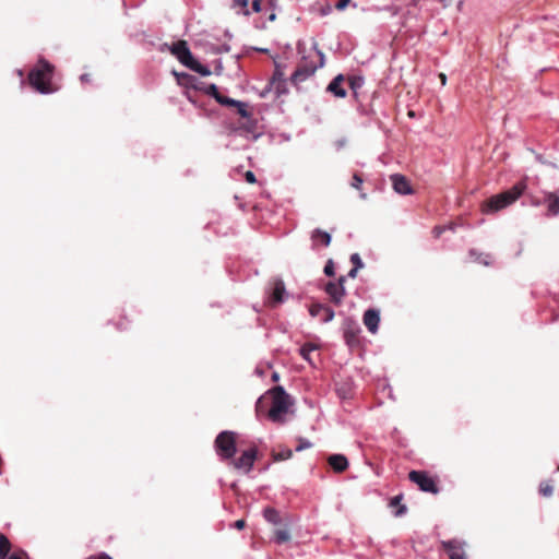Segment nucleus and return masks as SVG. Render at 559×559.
Segmentation results:
<instances>
[{
  "mask_svg": "<svg viewBox=\"0 0 559 559\" xmlns=\"http://www.w3.org/2000/svg\"><path fill=\"white\" fill-rule=\"evenodd\" d=\"M55 66L46 59H39L27 75L29 85L40 94H52L58 86L52 83Z\"/></svg>",
  "mask_w": 559,
  "mask_h": 559,
  "instance_id": "obj_1",
  "label": "nucleus"
},
{
  "mask_svg": "<svg viewBox=\"0 0 559 559\" xmlns=\"http://www.w3.org/2000/svg\"><path fill=\"white\" fill-rule=\"evenodd\" d=\"M526 185L523 181L516 182L512 188L495 194L481 203L484 214L497 213L514 203L525 191Z\"/></svg>",
  "mask_w": 559,
  "mask_h": 559,
  "instance_id": "obj_2",
  "label": "nucleus"
},
{
  "mask_svg": "<svg viewBox=\"0 0 559 559\" xmlns=\"http://www.w3.org/2000/svg\"><path fill=\"white\" fill-rule=\"evenodd\" d=\"M271 397V407L267 412V417L277 424L284 423V415L287 414L292 406L289 395L285 392L283 386H275L269 391Z\"/></svg>",
  "mask_w": 559,
  "mask_h": 559,
  "instance_id": "obj_3",
  "label": "nucleus"
},
{
  "mask_svg": "<svg viewBox=\"0 0 559 559\" xmlns=\"http://www.w3.org/2000/svg\"><path fill=\"white\" fill-rule=\"evenodd\" d=\"M215 449L222 460H231L236 454V433L222 431L215 439Z\"/></svg>",
  "mask_w": 559,
  "mask_h": 559,
  "instance_id": "obj_4",
  "label": "nucleus"
},
{
  "mask_svg": "<svg viewBox=\"0 0 559 559\" xmlns=\"http://www.w3.org/2000/svg\"><path fill=\"white\" fill-rule=\"evenodd\" d=\"M297 50L301 55L300 66H316V69L322 68L324 66V53L318 48V44L314 41L313 46L306 50L304 44L298 43Z\"/></svg>",
  "mask_w": 559,
  "mask_h": 559,
  "instance_id": "obj_5",
  "label": "nucleus"
},
{
  "mask_svg": "<svg viewBox=\"0 0 559 559\" xmlns=\"http://www.w3.org/2000/svg\"><path fill=\"white\" fill-rule=\"evenodd\" d=\"M408 478L411 481L416 484L420 490L425 492H430L433 495L439 492L436 479L432 476H430L427 472L411 471L408 474Z\"/></svg>",
  "mask_w": 559,
  "mask_h": 559,
  "instance_id": "obj_6",
  "label": "nucleus"
},
{
  "mask_svg": "<svg viewBox=\"0 0 559 559\" xmlns=\"http://www.w3.org/2000/svg\"><path fill=\"white\" fill-rule=\"evenodd\" d=\"M204 93L211 95L215 98V100L222 105L227 107H235L239 116H245L243 102L236 100L224 96L219 93L217 86L215 84H209L203 88Z\"/></svg>",
  "mask_w": 559,
  "mask_h": 559,
  "instance_id": "obj_7",
  "label": "nucleus"
},
{
  "mask_svg": "<svg viewBox=\"0 0 559 559\" xmlns=\"http://www.w3.org/2000/svg\"><path fill=\"white\" fill-rule=\"evenodd\" d=\"M345 281V276H341L337 282H329L324 287L330 300L336 306H340L346 296V289L344 287Z\"/></svg>",
  "mask_w": 559,
  "mask_h": 559,
  "instance_id": "obj_8",
  "label": "nucleus"
},
{
  "mask_svg": "<svg viewBox=\"0 0 559 559\" xmlns=\"http://www.w3.org/2000/svg\"><path fill=\"white\" fill-rule=\"evenodd\" d=\"M257 448H250L243 451L238 459L233 457L231 464L236 469L248 474L252 469L253 463L257 459Z\"/></svg>",
  "mask_w": 559,
  "mask_h": 559,
  "instance_id": "obj_9",
  "label": "nucleus"
},
{
  "mask_svg": "<svg viewBox=\"0 0 559 559\" xmlns=\"http://www.w3.org/2000/svg\"><path fill=\"white\" fill-rule=\"evenodd\" d=\"M243 109L245 116H240V120L234 130L239 132L241 135L254 134L257 132L258 122L252 118V114L248 109V104L243 103Z\"/></svg>",
  "mask_w": 559,
  "mask_h": 559,
  "instance_id": "obj_10",
  "label": "nucleus"
},
{
  "mask_svg": "<svg viewBox=\"0 0 559 559\" xmlns=\"http://www.w3.org/2000/svg\"><path fill=\"white\" fill-rule=\"evenodd\" d=\"M271 288L267 297V305L271 307H275L276 305L284 301V296L286 293L284 282L281 278H273L270 282Z\"/></svg>",
  "mask_w": 559,
  "mask_h": 559,
  "instance_id": "obj_11",
  "label": "nucleus"
},
{
  "mask_svg": "<svg viewBox=\"0 0 559 559\" xmlns=\"http://www.w3.org/2000/svg\"><path fill=\"white\" fill-rule=\"evenodd\" d=\"M465 543L457 539L442 540L441 547L448 554L449 559H466Z\"/></svg>",
  "mask_w": 559,
  "mask_h": 559,
  "instance_id": "obj_12",
  "label": "nucleus"
},
{
  "mask_svg": "<svg viewBox=\"0 0 559 559\" xmlns=\"http://www.w3.org/2000/svg\"><path fill=\"white\" fill-rule=\"evenodd\" d=\"M360 332H361V330L356 322L348 320L344 323V340L349 347H358L359 346Z\"/></svg>",
  "mask_w": 559,
  "mask_h": 559,
  "instance_id": "obj_13",
  "label": "nucleus"
},
{
  "mask_svg": "<svg viewBox=\"0 0 559 559\" xmlns=\"http://www.w3.org/2000/svg\"><path fill=\"white\" fill-rule=\"evenodd\" d=\"M170 51L183 66H190L189 62L192 61L193 56L186 40L174 43Z\"/></svg>",
  "mask_w": 559,
  "mask_h": 559,
  "instance_id": "obj_14",
  "label": "nucleus"
},
{
  "mask_svg": "<svg viewBox=\"0 0 559 559\" xmlns=\"http://www.w3.org/2000/svg\"><path fill=\"white\" fill-rule=\"evenodd\" d=\"M316 66L307 67L298 64L295 72L293 73L290 81L294 85H298L305 82L307 79L316 73Z\"/></svg>",
  "mask_w": 559,
  "mask_h": 559,
  "instance_id": "obj_15",
  "label": "nucleus"
},
{
  "mask_svg": "<svg viewBox=\"0 0 559 559\" xmlns=\"http://www.w3.org/2000/svg\"><path fill=\"white\" fill-rule=\"evenodd\" d=\"M309 312L312 317H319L324 323L330 322L334 318V311L321 304H313L309 308Z\"/></svg>",
  "mask_w": 559,
  "mask_h": 559,
  "instance_id": "obj_16",
  "label": "nucleus"
},
{
  "mask_svg": "<svg viewBox=\"0 0 559 559\" xmlns=\"http://www.w3.org/2000/svg\"><path fill=\"white\" fill-rule=\"evenodd\" d=\"M391 181L393 185V189L400 194H411L413 193L412 187L407 178L403 175H392Z\"/></svg>",
  "mask_w": 559,
  "mask_h": 559,
  "instance_id": "obj_17",
  "label": "nucleus"
},
{
  "mask_svg": "<svg viewBox=\"0 0 559 559\" xmlns=\"http://www.w3.org/2000/svg\"><path fill=\"white\" fill-rule=\"evenodd\" d=\"M362 320H364V324L369 330V332L374 334L378 331L379 322H380V313L378 310L368 309L364 313Z\"/></svg>",
  "mask_w": 559,
  "mask_h": 559,
  "instance_id": "obj_18",
  "label": "nucleus"
},
{
  "mask_svg": "<svg viewBox=\"0 0 559 559\" xmlns=\"http://www.w3.org/2000/svg\"><path fill=\"white\" fill-rule=\"evenodd\" d=\"M345 76L343 74L336 75L328 85L326 91L333 94L335 97L344 98L346 96V90L343 87Z\"/></svg>",
  "mask_w": 559,
  "mask_h": 559,
  "instance_id": "obj_19",
  "label": "nucleus"
},
{
  "mask_svg": "<svg viewBox=\"0 0 559 559\" xmlns=\"http://www.w3.org/2000/svg\"><path fill=\"white\" fill-rule=\"evenodd\" d=\"M328 463L335 473H343L348 468V460L343 454H332L328 457Z\"/></svg>",
  "mask_w": 559,
  "mask_h": 559,
  "instance_id": "obj_20",
  "label": "nucleus"
},
{
  "mask_svg": "<svg viewBox=\"0 0 559 559\" xmlns=\"http://www.w3.org/2000/svg\"><path fill=\"white\" fill-rule=\"evenodd\" d=\"M310 239L312 241L313 249H316L319 245L329 247L332 240L331 235L320 228H317L311 233Z\"/></svg>",
  "mask_w": 559,
  "mask_h": 559,
  "instance_id": "obj_21",
  "label": "nucleus"
},
{
  "mask_svg": "<svg viewBox=\"0 0 559 559\" xmlns=\"http://www.w3.org/2000/svg\"><path fill=\"white\" fill-rule=\"evenodd\" d=\"M545 204L547 205V215L556 216L559 214V193L550 192L545 197Z\"/></svg>",
  "mask_w": 559,
  "mask_h": 559,
  "instance_id": "obj_22",
  "label": "nucleus"
},
{
  "mask_svg": "<svg viewBox=\"0 0 559 559\" xmlns=\"http://www.w3.org/2000/svg\"><path fill=\"white\" fill-rule=\"evenodd\" d=\"M263 516L271 524L278 525L282 523L280 512L274 508H265L263 511Z\"/></svg>",
  "mask_w": 559,
  "mask_h": 559,
  "instance_id": "obj_23",
  "label": "nucleus"
},
{
  "mask_svg": "<svg viewBox=\"0 0 559 559\" xmlns=\"http://www.w3.org/2000/svg\"><path fill=\"white\" fill-rule=\"evenodd\" d=\"M402 495L395 496L390 500V508L395 509L394 514L395 516H401L406 512V507L401 503Z\"/></svg>",
  "mask_w": 559,
  "mask_h": 559,
  "instance_id": "obj_24",
  "label": "nucleus"
},
{
  "mask_svg": "<svg viewBox=\"0 0 559 559\" xmlns=\"http://www.w3.org/2000/svg\"><path fill=\"white\" fill-rule=\"evenodd\" d=\"M11 550V543L8 537L0 533V559H5L9 557V552Z\"/></svg>",
  "mask_w": 559,
  "mask_h": 559,
  "instance_id": "obj_25",
  "label": "nucleus"
},
{
  "mask_svg": "<svg viewBox=\"0 0 559 559\" xmlns=\"http://www.w3.org/2000/svg\"><path fill=\"white\" fill-rule=\"evenodd\" d=\"M272 459L275 462L285 461L293 456V451L288 448H283L280 451H272Z\"/></svg>",
  "mask_w": 559,
  "mask_h": 559,
  "instance_id": "obj_26",
  "label": "nucleus"
},
{
  "mask_svg": "<svg viewBox=\"0 0 559 559\" xmlns=\"http://www.w3.org/2000/svg\"><path fill=\"white\" fill-rule=\"evenodd\" d=\"M274 539L277 544H283L290 540V533L287 527L277 528L274 531Z\"/></svg>",
  "mask_w": 559,
  "mask_h": 559,
  "instance_id": "obj_27",
  "label": "nucleus"
},
{
  "mask_svg": "<svg viewBox=\"0 0 559 559\" xmlns=\"http://www.w3.org/2000/svg\"><path fill=\"white\" fill-rule=\"evenodd\" d=\"M317 349V346L313 344L307 343L305 344L300 349V355L304 359H306L308 362L312 364V357L311 354Z\"/></svg>",
  "mask_w": 559,
  "mask_h": 559,
  "instance_id": "obj_28",
  "label": "nucleus"
},
{
  "mask_svg": "<svg viewBox=\"0 0 559 559\" xmlns=\"http://www.w3.org/2000/svg\"><path fill=\"white\" fill-rule=\"evenodd\" d=\"M190 66H187V68L202 74V75H210L211 71L203 64L199 63L194 58L192 61L189 62Z\"/></svg>",
  "mask_w": 559,
  "mask_h": 559,
  "instance_id": "obj_29",
  "label": "nucleus"
},
{
  "mask_svg": "<svg viewBox=\"0 0 559 559\" xmlns=\"http://www.w3.org/2000/svg\"><path fill=\"white\" fill-rule=\"evenodd\" d=\"M538 491L544 497H550L554 493V486L551 481L545 480L539 484Z\"/></svg>",
  "mask_w": 559,
  "mask_h": 559,
  "instance_id": "obj_30",
  "label": "nucleus"
},
{
  "mask_svg": "<svg viewBox=\"0 0 559 559\" xmlns=\"http://www.w3.org/2000/svg\"><path fill=\"white\" fill-rule=\"evenodd\" d=\"M349 87L356 92L358 88L362 86L364 80L359 76H349L348 78Z\"/></svg>",
  "mask_w": 559,
  "mask_h": 559,
  "instance_id": "obj_31",
  "label": "nucleus"
},
{
  "mask_svg": "<svg viewBox=\"0 0 559 559\" xmlns=\"http://www.w3.org/2000/svg\"><path fill=\"white\" fill-rule=\"evenodd\" d=\"M248 5H249V0H234V3H233L234 8H236V7L241 8L242 14L247 15V16L250 14Z\"/></svg>",
  "mask_w": 559,
  "mask_h": 559,
  "instance_id": "obj_32",
  "label": "nucleus"
},
{
  "mask_svg": "<svg viewBox=\"0 0 559 559\" xmlns=\"http://www.w3.org/2000/svg\"><path fill=\"white\" fill-rule=\"evenodd\" d=\"M362 182H364V179H362V177L359 174H354L353 175L350 186L354 189L360 190Z\"/></svg>",
  "mask_w": 559,
  "mask_h": 559,
  "instance_id": "obj_33",
  "label": "nucleus"
},
{
  "mask_svg": "<svg viewBox=\"0 0 559 559\" xmlns=\"http://www.w3.org/2000/svg\"><path fill=\"white\" fill-rule=\"evenodd\" d=\"M350 262L353 263V265H354L353 267H355V269H362L364 267V263H362V261H361V259H360L358 253H353L350 255Z\"/></svg>",
  "mask_w": 559,
  "mask_h": 559,
  "instance_id": "obj_34",
  "label": "nucleus"
},
{
  "mask_svg": "<svg viewBox=\"0 0 559 559\" xmlns=\"http://www.w3.org/2000/svg\"><path fill=\"white\" fill-rule=\"evenodd\" d=\"M311 447H312L311 442H309L308 440H306L304 438H299L298 445L296 447V451L300 452V451L309 449Z\"/></svg>",
  "mask_w": 559,
  "mask_h": 559,
  "instance_id": "obj_35",
  "label": "nucleus"
},
{
  "mask_svg": "<svg viewBox=\"0 0 559 559\" xmlns=\"http://www.w3.org/2000/svg\"><path fill=\"white\" fill-rule=\"evenodd\" d=\"M324 274L326 276H334L335 274V267L332 260H329L324 266Z\"/></svg>",
  "mask_w": 559,
  "mask_h": 559,
  "instance_id": "obj_36",
  "label": "nucleus"
},
{
  "mask_svg": "<svg viewBox=\"0 0 559 559\" xmlns=\"http://www.w3.org/2000/svg\"><path fill=\"white\" fill-rule=\"evenodd\" d=\"M8 559H29L28 555L24 550H19L13 552L8 557Z\"/></svg>",
  "mask_w": 559,
  "mask_h": 559,
  "instance_id": "obj_37",
  "label": "nucleus"
},
{
  "mask_svg": "<svg viewBox=\"0 0 559 559\" xmlns=\"http://www.w3.org/2000/svg\"><path fill=\"white\" fill-rule=\"evenodd\" d=\"M447 229L445 226H436L433 229H432V235L435 238H439L443 233L444 230Z\"/></svg>",
  "mask_w": 559,
  "mask_h": 559,
  "instance_id": "obj_38",
  "label": "nucleus"
},
{
  "mask_svg": "<svg viewBox=\"0 0 559 559\" xmlns=\"http://www.w3.org/2000/svg\"><path fill=\"white\" fill-rule=\"evenodd\" d=\"M262 10V0H253L252 1V11L255 13L261 12Z\"/></svg>",
  "mask_w": 559,
  "mask_h": 559,
  "instance_id": "obj_39",
  "label": "nucleus"
},
{
  "mask_svg": "<svg viewBox=\"0 0 559 559\" xmlns=\"http://www.w3.org/2000/svg\"><path fill=\"white\" fill-rule=\"evenodd\" d=\"M245 178H246V181L249 182V183H255L257 182V178H255V175L248 170L245 175Z\"/></svg>",
  "mask_w": 559,
  "mask_h": 559,
  "instance_id": "obj_40",
  "label": "nucleus"
},
{
  "mask_svg": "<svg viewBox=\"0 0 559 559\" xmlns=\"http://www.w3.org/2000/svg\"><path fill=\"white\" fill-rule=\"evenodd\" d=\"M349 2L350 0H338V2L335 4V8L342 11L348 5Z\"/></svg>",
  "mask_w": 559,
  "mask_h": 559,
  "instance_id": "obj_41",
  "label": "nucleus"
},
{
  "mask_svg": "<svg viewBox=\"0 0 559 559\" xmlns=\"http://www.w3.org/2000/svg\"><path fill=\"white\" fill-rule=\"evenodd\" d=\"M86 559H112V558L110 556H108L107 554L102 552V554H97V555H92V556L87 557Z\"/></svg>",
  "mask_w": 559,
  "mask_h": 559,
  "instance_id": "obj_42",
  "label": "nucleus"
},
{
  "mask_svg": "<svg viewBox=\"0 0 559 559\" xmlns=\"http://www.w3.org/2000/svg\"><path fill=\"white\" fill-rule=\"evenodd\" d=\"M246 526V521L243 519L237 520L234 523V527L237 530H242Z\"/></svg>",
  "mask_w": 559,
  "mask_h": 559,
  "instance_id": "obj_43",
  "label": "nucleus"
},
{
  "mask_svg": "<svg viewBox=\"0 0 559 559\" xmlns=\"http://www.w3.org/2000/svg\"><path fill=\"white\" fill-rule=\"evenodd\" d=\"M359 269H355L353 267L349 272H348V276L352 277V278H355L357 276V272H358Z\"/></svg>",
  "mask_w": 559,
  "mask_h": 559,
  "instance_id": "obj_44",
  "label": "nucleus"
},
{
  "mask_svg": "<svg viewBox=\"0 0 559 559\" xmlns=\"http://www.w3.org/2000/svg\"><path fill=\"white\" fill-rule=\"evenodd\" d=\"M439 79L441 81V84L445 85V83H447V75L444 73H440L439 74Z\"/></svg>",
  "mask_w": 559,
  "mask_h": 559,
  "instance_id": "obj_45",
  "label": "nucleus"
},
{
  "mask_svg": "<svg viewBox=\"0 0 559 559\" xmlns=\"http://www.w3.org/2000/svg\"><path fill=\"white\" fill-rule=\"evenodd\" d=\"M81 81L82 82H90V75L88 74L81 75Z\"/></svg>",
  "mask_w": 559,
  "mask_h": 559,
  "instance_id": "obj_46",
  "label": "nucleus"
},
{
  "mask_svg": "<svg viewBox=\"0 0 559 559\" xmlns=\"http://www.w3.org/2000/svg\"><path fill=\"white\" fill-rule=\"evenodd\" d=\"M278 379H280L278 374H277L276 372H274V373L272 374V380H273V381H278Z\"/></svg>",
  "mask_w": 559,
  "mask_h": 559,
  "instance_id": "obj_47",
  "label": "nucleus"
},
{
  "mask_svg": "<svg viewBox=\"0 0 559 559\" xmlns=\"http://www.w3.org/2000/svg\"><path fill=\"white\" fill-rule=\"evenodd\" d=\"M276 19V15L274 13H272L270 16H269V20L270 21H274Z\"/></svg>",
  "mask_w": 559,
  "mask_h": 559,
  "instance_id": "obj_48",
  "label": "nucleus"
},
{
  "mask_svg": "<svg viewBox=\"0 0 559 559\" xmlns=\"http://www.w3.org/2000/svg\"><path fill=\"white\" fill-rule=\"evenodd\" d=\"M261 403H262V401H261V400H259V401H258V409L261 407Z\"/></svg>",
  "mask_w": 559,
  "mask_h": 559,
  "instance_id": "obj_49",
  "label": "nucleus"
},
{
  "mask_svg": "<svg viewBox=\"0 0 559 559\" xmlns=\"http://www.w3.org/2000/svg\"><path fill=\"white\" fill-rule=\"evenodd\" d=\"M408 116L414 117V112H413V111H409V112H408Z\"/></svg>",
  "mask_w": 559,
  "mask_h": 559,
  "instance_id": "obj_50",
  "label": "nucleus"
},
{
  "mask_svg": "<svg viewBox=\"0 0 559 559\" xmlns=\"http://www.w3.org/2000/svg\"><path fill=\"white\" fill-rule=\"evenodd\" d=\"M557 469L559 471V466L557 467Z\"/></svg>",
  "mask_w": 559,
  "mask_h": 559,
  "instance_id": "obj_51",
  "label": "nucleus"
}]
</instances>
